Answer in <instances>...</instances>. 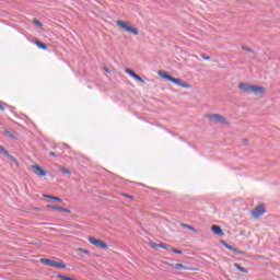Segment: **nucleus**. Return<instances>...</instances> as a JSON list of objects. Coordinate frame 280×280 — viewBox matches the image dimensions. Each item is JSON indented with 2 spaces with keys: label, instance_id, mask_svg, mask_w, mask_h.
I'll list each match as a JSON object with an SVG mask.
<instances>
[{
  "label": "nucleus",
  "instance_id": "39448f33",
  "mask_svg": "<svg viewBox=\"0 0 280 280\" xmlns=\"http://www.w3.org/2000/svg\"><path fill=\"white\" fill-rule=\"evenodd\" d=\"M90 244H93V246H96V248H102L103 250H108V245L103 242L102 240H97L95 237H89Z\"/></svg>",
  "mask_w": 280,
  "mask_h": 280
},
{
  "label": "nucleus",
  "instance_id": "6ab92c4d",
  "mask_svg": "<svg viewBox=\"0 0 280 280\" xmlns=\"http://www.w3.org/2000/svg\"><path fill=\"white\" fill-rule=\"evenodd\" d=\"M0 154H3V156H8L10 154V152L8 150H5V148L3 145H0Z\"/></svg>",
  "mask_w": 280,
  "mask_h": 280
},
{
  "label": "nucleus",
  "instance_id": "dca6fc26",
  "mask_svg": "<svg viewBox=\"0 0 280 280\" xmlns=\"http://www.w3.org/2000/svg\"><path fill=\"white\" fill-rule=\"evenodd\" d=\"M4 137H9V139H16V136L8 129L4 130Z\"/></svg>",
  "mask_w": 280,
  "mask_h": 280
},
{
  "label": "nucleus",
  "instance_id": "2f4dec72",
  "mask_svg": "<svg viewBox=\"0 0 280 280\" xmlns=\"http://www.w3.org/2000/svg\"><path fill=\"white\" fill-rule=\"evenodd\" d=\"M0 110H5V107H3V104H0Z\"/></svg>",
  "mask_w": 280,
  "mask_h": 280
},
{
  "label": "nucleus",
  "instance_id": "2eb2a0df",
  "mask_svg": "<svg viewBox=\"0 0 280 280\" xmlns=\"http://www.w3.org/2000/svg\"><path fill=\"white\" fill-rule=\"evenodd\" d=\"M176 270H189V267L183 265V264H176L175 265Z\"/></svg>",
  "mask_w": 280,
  "mask_h": 280
},
{
  "label": "nucleus",
  "instance_id": "f257e3e1",
  "mask_svg": "<svg viewBox=\"0 0 280 280\" xmlns=\"http://www.w3.org/2000/svg\"><path fill=\"white\" fill-rule=\"evenodd\" d=\"M238 89L244 93H254V95H264L266 93V89L264 86L253 85L245 82L240 83Z\"/></svg>",
  "mask_w": 280,
  "mask_h": 280
},
{
  "label": "nucleus",
  "instance_id": "c85d7f7f",
  "mask_svg": "<svg viewBox=\"0 0 280 280\" xmlns=\"http://www.w3.org/2000/svg\"><path fill=\"white\" fill-rule=\"evenodd\" d=\"M150 246H151L152 248H159V244H156V243H154V242H151V243H150Z\"/></svg>",
  "mask_w": 280,
  "mask_h": 280
},
{
  "label": "nucleus",
  "instance_id": "0eeeda50",
  "mask_svg": "<svg viewBox=\"0 0 280 280\" xmlns=\"http://www.w3.org/2000/svg\"><path fill=\"white\" fill-rule=\"evenodd\" d=\"M266 213V208L264 205H259L252 211L253 218H261Z\"/></svg>",
  "mask_w": 280,
  "mask_h": 280
},
{
  "label": "nucleus",
  "instance_id": "ddd939ff",
  "mask_svg": "<svg viewBox=\"0 0 280 280\" xmlns=\"http://www.w3.org/2000/svg\"><path fill=\"white\" fill-rule=\"evenodd\" d=\"M35 45L39 48V49H47V44L40 42V40H35Z\"/></svg>",
  "mask_w": 280,
  "mask_h": 280
},
{
  "label": "nucleus",
  "instance_id": "9d476101",
  "mask_svg": "<svg viewBox=\"0 0 280 280\" xmlns=\"http://www.w3.org/2000/svg\"><path fill=\"white\" fill-rule=\"evenodd\" d=\"M223 246H225L228 250H232V253H236V255H244V252L233 247V245H230L229 243L223 242Z\"/></svg>",
  "mask_w": 280,
  "mask_h": 280
},
{
  "label": "nucleus",
  "instance_id": "473e14b6",
  "mask_svg": "<svg viewBox=\"0 0 280 280\" xmlns=\"http://www.w3.org/2000/svg\"><path fill=\"white\" fill-rule=\"evenodd\" d=\"M128 198H132L131 196H128Z\"/></svg>",
  "mask_w": 280,
  "mask_h": 280
},
{
  "label": "nucleus",
  "instance_id": "20e7f679",
  "mask_svg": "<svg viewBox=\"0 0 280 280\" xmlns=\"http://www.w3.org/2000/svg\"><path fill=\"white\" fill-rule=\"evenodd\" d=\"M40 264H44V266H49L50 268H67V264L62 261H56L48 258H42Z\"/></svg>",
  "mask_w": 280,
  "mask_h": 280
},
{
  "label": "nucleus",
  "instance_id": "423d86ee",
  "mask_svg": "<svg viewBox=\"0 0 280 280\" xmlns=\"http://www.w3.org/2000/svg\"><path fill=\"white\" fill-rule=\"evenodd\" d=\"M208 118H210L211 121H214V124H226V118L219 114H209Z\"/></svg>",
  "mask_w": 280,
  "mask_h": 280
},
{
  "label": "nucleus",
  "instance_id": "9b49d317",
  "mask_svg": "<svg viewBox=\"0 0 280 280\" xmlns=\"http://www.w3.org/2000/svg\"><path fill=\"white\" fill-rule=\"evenodd\" d=\"M211 231L212 233H214V235H224V232L222 231V228H220V225H212Z\"/></svg>",
  "mask_w": 280,
  "mask_h": 280
},
{
  "label": "nucleus",
  "instance_id": "cd10ccee",
  "mask_svg": "<svg viewBox=\"0 0 280 280\" xmlns=\"http://www.w3.org/2000/svg\"><path fill=\"white\" fill-rule=\"evenodd\" d=\"M49 156L58 158V156H60V154H58V153H56V152H54V151H50V152H49Z\"/></svg>",
  "mask_w": 280,
  "mask_h": 280
},
{
  "label": "nucleus",
  "instance_id": "5701e85b",
  "mask_svg": "<svg viewBox=\"0 0 280 280\" xmlns=\"http://www.w3.org/2000/svg\"><path fill=\"white\" fill-rule=\"evenodd\" d=\"M33 23L37 25V27H43V23L38 21V19H33Z\"/></svg>",
  "mask_w": 280,
  "mask_h": 280
},
{
  "label": "nucleus",
  "instance_id": "1a4fd4ad",
  "mask_svg": "<svg viewBox=\"0 0 280 280\" xmlns=\"http://www.w3.org/2000/svg\"><path fill=\"white\" fill-rule=\"evenodd\" d=\"M32 168L36 176H47V171H45L43 167L35 164L32 166Z\"/></svg>",
  "mask_w": 280,
  "mask_h": 280
},
{
  "label": "nucleus",
  "instance_id": "f3484780",
  "mask_svg": "<svg viewBox=\"0 0 280 280\" xmlns=\"http://www.w3.org/2000/svg\"><path fill=\"white\" fill-rule=\"evenodd\" d=\"M183 229H188L189 231H192L194 233H196L198 230H196L194 226L186 224V223H182Z\"/></svg>",
  "mask_w": 280,
  "mask_h": 280
},
{
  "label": "nucleus",
  "instance_id": "7ed1b4c3",
  "mask_svg": "<svg viewBox=\"0 0 280 280\" xmlns=\"http://www.w3.org/2000/svg\"><path fill=\"white\" fill-rule=\"evenodd\" d=\"M116 25H118L120 30H125V32H129V34H133V36H139V30L130 26L128 22L117 20Z\"/></svg>",
  "mask_w": 280,
  "mask_h": 280
},
{
  "label": "nucleus",
  "instance_id": "c756f323",
  "mask_svg": "<svg viewBox=\"0 0 280 280\" xmlns=\"http://www.w3.org/2000/svg\"><path fill=\"white\" fill-rule=\"evenodd\" d=\"M61 211H63V213H71V210H69L67 208H63V210H61Z\"/></svg>",
  "mask_w": 280,
  "mask_h": 280
},
{
  "label": "nucleus",
  "instance_id": "4468645a",
  "mask_svg": "<svg viewBox=\"0 0 280 280\" xmlns=\"http://www.w3.org/2000/svg\"><path fill=\"white\" fill-rule=\"evenodd\" d=\"M44 198H49L50 200H56L57 202H61L62 199H60V197H55L51 195H43Z\"/></svg>",
  "mask_w": 280,
  "mask_h": 280
},
{
  "label": "nucleus",
  "instance_id": "412c9836",
  "mask_svg": "<svg viewBox=\"0 0 280 280\" xmlns=\"http://www.w3.org/2000/svg\"><path fill=\"white\" fill-rule=\"evenodd\" d=\"M77 250H78V253H84V255H91L90 250L82 248V247H79Z\"/></svg>",
  "mask_w": 280,
  "mask_h": 280
},
{
  "label": "nucleus",
  "instance_id": "7c9ffc66",
  "mask_svg": "<svg viewBox=\"0 0 280 280\" xmlns=\"http://www.w3.org/2000/svg\"><path fill=\"white\" fill-rule=\"evenodd\" d=\"M62 148H63V150H69V145L68 144H62Z\"/></svg>",
  "mask_w": 280,
  "mask_h": 280
},
{
  "label": "nucleus",
  "instance_id": "a878e982",
  "mask_svg": "<svg viewBox=\"0 0 280 280\" xmlns=\"http://www.w3.org/2000/svg\"><path fill=\"white\" fill-rule=\"evenodd\" d=\"M60 172H62V174H71V171L65 167L60 168Z\"/></svg>",
  "mask_w": 280,
  "mask_h": 280
},
{
  "label": "nucleus",
  "instance_id": "bb28decb",
  "mask_svg": "<svg viewBox=\"0 0 280 280\" xmlns=\"http://www.w3.org/2000/svg\"><path fill=\"white\" fill-rule=\"evenodd\" d=\"M201 58L203 60H211V57L210 56H207L206 54H201Z\"/></svg>",
  "mask_w": 280,
  "mask_h": 280
},
{
  "label": "nucleus",
  "instance_id": "4be33fe9",
  "mask_svg": "<svg viewBox=\"0 0 280 280\" xmlns=\"http://www.w3.org/2000/svg\"><path fill=\"white\" fill-rule=\"evenodd\" d=\"M172 253H175L176 255H183V250L176 249L174 247H171Z\"/></svg>",
  "mask_w": 280,
  "mask_h": 280
},
{
  "label": "nucleus",
  "instance_id": "393cba45",
  "mask_svg": "<svg viewBox=\"0 0 280 280\" xmlns=\"http://www.w3.org/2000/svg\"><path fill=\"white\" fill-rule=\"evenodd\" d=\"M242 49H243L244 51H248L249 54H253V49L249 48V47H247V46H242Z\"/></svg>",
  "mask_w": 280,
  "mask_h": 280
},
{
  "label": "nucleus",
  "instance_id": "aec40b11",
  "mask_svg": "<svg viewBox=\"0 0 280 280\" xmlns=\"http://www.w3.org/2000/svg\"><path fill=\"white\" fill-rule=\"evenodd\" d=\"M7 156H8V159H10V161H12V163H15L16 165H19V160H16V158H14V155L9 154Z\"/></svg>",
  "mask_w": 280,
  "mask_h": 280
},
{
  "label": "nucleus",
  "instance_id": "f8f14e48",
  "mask_svg": "<svg viewBox=\"0 0 280 280\" xmlns=\"http://www.w3.org/2000/svg\"><path fill=\"white\" fill-rule=\"evenodd\" d=\"M234 268L238 269L240 272H243L244 275H248V269L242 267L240 264H234Z\"/></svg>",
  "mask_w": 280,
  "mask_h": 280
},
{
  "label": "nucleus",
  "instance_id": "a211bd4d",
  "mask_svg": "<svg viewBox=\"0 0 280 280\" xmlns=\"http://www.w3.org/2000/svg\"><path fill=\"white\" fill-rule=\"evenodd\" d=\"M47 208H48V209H54V210H56V211H62V210H63V207L54 206V205H48Z\"/></svg>",
  "mask_w": 280,
  "mask_h": 280
},
{
  "label": "nucleus",
  "instance_id": "b1692460",
  "mask_svg": "<svg viewBox=\"0 0 280 280\" xmlns=\"http://www.w3.org/2000/svg\"><path fill=\"white\" fill-rule=\"evenodd\" d=\"M159 248L170 249V245H167V244H165V243H160V244H159Z\"/></svg>",
  "mask_w": 280,
  "mask_h": 280
},
{
  "label": "nucleus",
  "instance_id": "6e6552de",
  "mask_svg": "<svg viewBox=\"0 0 280 280\" xmlns=\"http://www.w3.org/2000/svg\"><path fill=\"white\" fill-rule=\"evenodd\" d=\"M125 73H128V75L133 78V80H137L138 82H142V84H145V81L143 80V78H141V75L137 74L132 69L127 68L125 70Z\"/></svg>",
  "mask_w": 280,
  "mask_h": 280
},
{
  "label": "nucleus",
  "instance_id": "f03ea898",
  "mask_svg": "<svg viewBox=\"0 0 280 280\" xmlns=\"http://www.w3.org/2000/svg\"><path fill=\"white\" fill-rule=\"evenodd\" d=\"M159 75L161 78H163L164 80H167L168 82H173V84H176L177 86H180V89H191V84L184 82L180 79H176L170 74H167V72L161 70L159 71Z\"/></svg>",
  "mask_w": 280,
  "mask_h": 280
}]
</instances>
